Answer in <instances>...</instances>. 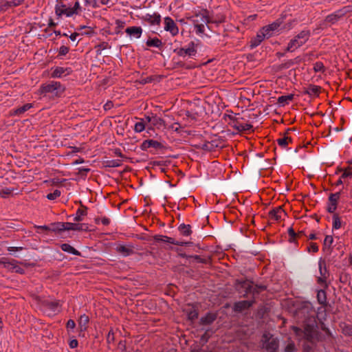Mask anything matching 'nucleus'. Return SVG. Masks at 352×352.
<instances>
[{
	"mask_svg": "<svg viewBox=\"0 0 352 352\" xmlns=\"http://www.w3.org/2000/svg\"><path fill=\"white\" fill-rule=\"evenodd\" d=\"M303 336L304 338L311 344H316L321 340V333L316 329L314 319L311 322L304 325Z\"/></svg>",
	"mask_w": 352,
	"mask_h": 352,
	"instance_id": "1",
	"label": "nucleus"
},
{
	"mask_svg": "<svg viewBox=\"0 0 352 352\" xmlns=\"http://www.w3.org/2000/svg\"><path fill=\"white\" fill-rule=\"evenodd\" d=\"M262 347L267 352H277L279 347V340L270 333H264L262 337Z\"/></svg>",
	"mask_w": 352,
	"mask_h": 352,
	"instance_id": "2",
	"label": "nucleus"
},
{
	"mask_svg": "<svg viewBox=\"0 0 352 352\" xmlns=\"http://www.w3.org/2000/svg\"><path fill=\"white\" fill-rule=\"evenodd\" d=\"M309 31H301L294 39L291 40L288 44L287 50L292 52L294 49L301 46L309 39Z\"/></svg>",
	"mask_w": 352,
	"mask_h": 352,
	"instance_id": "3",
	"label": "nucleus"
},
{
	"mask_svg": "<svg viewBox=\"0 0 352 352\" xmlns=\"http://www.w3.org/2000/svg\"><path fill=\"white\" fill-rule=\"evenodd\" d=\"M252 281L249 280H236L235 287L236 291L244 298L247 297L252 289Z\"/></svg>",
	"mask_w": 352,
	"mask_h": 352,
	"instance_id": "4",
	"label": "nucleus"
},
{
	"mask_svg": "<svg viewBox=\"0 0 352 352\" xmlns=\"http://www.w3.org/2000/svg\"><path fill=\"white\" fill-rule=\"evenodd\" d=\"M314 312L312 307L309 303H305L300 306L296 311V314L299 318L306 319L311 318V314Z\"/></svg>",
	"mask_w": 352,
	"mask_h": 352,
	"instance_id": "5",
	"label": "nucleus"
},
{
	"mask_svg": "<svg viewBox=\"0 0 352 352\" xmlns=\"http://www.w3.org/2000/svg\"><path fill=\"white\" fill-rule=\"evenodd\" d=\"M349 10L346 8L336 11L335 13L326 16L325 21L331 24L336 23L340 19L344 16Z\"/></svg>",
	"mask_w": 352,
	"mask_h": 352,
	"instance_id": "6",
	"label": "nucleus"
},
{
	"mask_svg": "<svg viewBox=\"0 0 352 352\" xmlns=\"http://www.w3.org/2000/svg\"><path fill=\"white\" fill-rule=\"evenodd\" d=\"M255 302L254 300H241L235 302L233 305V311L234 312L241 313L244 310L248 309Z\"/></svg>",
	"mask_w": 352,
	"mask_h": 352,
	"instance_id": "7",
	"label": "nucleus"
},
{
	"mask_svg": "<svg viewBox=\"0 0 352 352\" xmlns=\"http://www.w3.org/2000/svg\"><path fill=\"white\" fill-rule=\"evenodd\" d=\"M164 30L171 33L173 36H175L178 34L179 30L174 21L170 17H166L164 19Z\"/></svg>",
	"mask_w": 352,
	"mask_h": 352,
	"instance_id": "8",
	"label": "nucleus"
},
{
	"mask_svg": "<svg viewBox=\"0 0 352 352\" xmlns=\"http://www.w3.org/2000/svg\"><path fill=\"white\" fill-rule=\"evenodd\" d=\"M61 85L57 82H51L49 84L43 85L40 89L41 94L52 93L55 90L60 89Z\"/></svg>",
	"mask_w": 352,
	"mask_h": 352,
	"instance_id": "9",
	"label": "nucleus"
},
{
	"mask_svg": "<svg viewBox=\"0 0 352 352\" xmlns=\"http://www.w3.org/2000/svg\"><path fill=\"white\" fill-rule=\"evenodd\" d=\"M287 215V213L281 206H278L269 212V216L272 219L279 221Z\"/></svg>",
	"mask_w": 352,
	"mask_h": 352,
	"instance_id": "10",
	"label": "nucleus"
},
{
	"mask_svg": "<svg viewBox=\"0 0 352 352\" xmlns=\"http://www.w3.org/2000/svg\"><path fill=\"white\" fill-rule=\"evenodd\" d=\"M89 227L85 223L65 222V230L87 231Z\"/></svg>",
	"mask_w": 352,
	"mask_h": 352,
	"instance_id": "11",
	"label": "nucleus"
},
{
	"mask_svg": "<svg viewBox=\"0 0 352 352\" xmlns=\"http://www.w3.org/2000/svg\"><path fill=\"white\" fill-rule=\"evenodd\" d=\"M184 312L187 316L188 319L190 321H193L198 318V310L194 306L190 305H187L184 309Z\"/></svg>",
	"mask_w": 352,
	"mask_h": 352,
	"instance_id": "12",
	"label": "nucleus"
},
{
	"mask_svg": "<svg viewBox=\"0 0 352 352\" xmlns=\"http://www.w3.org/2000/svg\"><path fill=\"white\" fill-rule=\"evenodd\" d=\"M79 204L80 208L77 210L76 216L74 218V220L77 222L82 221L84 217L87 214V207L84 206L81 201H79Z\"/></svg>",
	"mask_w": 352,
	"mask_h": 352,
	"instance_id": "13",
	"label": "nucleus"
},
{
	"mask_svg": "<svg viewBox=\"0 0 352 352\" xmlns=\"http://www.w3.org/2000/svg\"><path fill=\"white\" fill-rule=\"evenodd\" d=\"M265 37H269L267 33L263 31V28L260 30V32L257 34L256 36L252 39L250 47H254L258 46Z\"/></svg>",
	"mask_w": 352,
	"mask_h": 352,
	"instance_id": "14",
	"label": "nucleus"
},
{
	"mask_svg": "<svg viewBox=\"0 0 352 352\" xmlns=\"http://www.w3.org/2000/svg\"><path fill=\"white\" fill-rule=\"evenodd\" d=\"M217 314L208 313L205 316L201 318L199 323L201 325H210L217 319Z\"/></svg>",
	"mask_w": 352,
	"mask_h": 352,
	"instance_id": "15",
	"label": "nucleus"
},
{
	"mask_svg": "<svg viewBox=\"0 0 352 352\" xmlns=\"http://www.w3.org/2000/svg\"><path fill=\"white\" fill-rule=\"evenodd\" d=\"M282 23L283 21L281 19H278L274 23L263 27V30L267 33V34L270 37L271 36L270 32L277 30L282 24Z\"/></svg>",
	"mask_w": 352,
	"mask_h": 352,
	"instance_id": "16",
	"label": "nucleus"
},
{
	"mask_svg": "<svg viewBox=\"0 0 352 352\" xmlns=\"http://www.w3.org/2000/svg\"><path fill=\"white\" fill-rule=\"evenodd\" d=\"M195 54L196 50L195 49L193 43H191V47H189L187 49L180 48L177 50V54L180 56H185L186 55L191 56H195Z\"/></svg>",
	"mask_w": 352,
	"mask_h": 352,
	"instance_id": "17",
	"label": "nucleus"
},
{
	"mask_svg": "<svg viewBox=\"0 0 352 352\" xmlns=\"http://www.w3.org/2000/svg\"><path fill=\"white\" fill-rule=\"evenodd\" d=\"M116 250L118 252L121 254L122 255L124 256H129L133 253V248L131 245H120L117 246Z\"/></svg>",
	"mask_w": 352,
	"mask_h": 352,
	"instance_id": "18",
	"label": "nucleus"
},
{
	"mask_svg": "<svg viewBox=\"0 0 352 352\" xmlns=\"http://www.w3.org/2000/svg\"><path fill=\"white\" fill-rule=\"evenodd\" d=\"M153 238H154L155 241H164V242H166L168 243L175 244V245H182L184 244V243H179L178 241H175L174 239H173L171 237H168V236H164V235H155V236H154Z\"/></svg>",
	"mask_w": 352,
	"mask_h": 352,
	"instance_id": "19",
	"label": "nucleus"
},
{
	"mask_svg": "<svg viewBox=\"0 0 352 352\" xmlns=\"http://www.w3.org/2000/svg\"><path fill=\"white\" fill-rule=\"evenodd\" d=\"M317 300L318 303L322 305L323 307H326L327 305V294L326 292L324 291V289H320L318 290Z\"/></svg>",
	"mask_w": 352,
	"mask_h": 352,
	"instance_id": "20",
	"label": "nucleus"
},
{
	"mask_svg": "<svg viewBox=\"0 0 352 352\" xmlns=\"http://www.w3.org/2000/svg\"><path fill=\"white\" fill-rule=\"evenodd\" d=\"M144 20L148 21L152 25L159 24L161 21V17L160 14H157L156 13L153 14H147L144 16Z\"/></svg>",
	"mask_w": 352,
	"mask_h": 352,
	"instance_id": "21",
	"label": "nucleus"
},
{
	"mask_svg": "<svg viewBox=\"0 0 352 352\" xmlns=\"http://www.w3.org/2000/svg\"><path fill=\"white\" fill-rule=\"evenodd\" d=\"M125 32H126V33H127L128 34H129L131 36L133 35L136 38H140L142 34V30L140 27L133 26V27L127 28L126 29Z\"/></svg>",
	"mask_w": 352,
	"mask_h": 352,
	"instance_id": "22",
	"label": "nucleus"
},
{
	"mask_svg": "<svg viewBox=\"0 0 352 352\" xmlns=\"http://www.w3.org/2000/svg\"><path fill=\"white\" fill-rule=\"evenodd\" d=\"M63 251L71 253L76 256H80V252L68 243H63L60 245Z\"/></svg>",
	"mask_w": 352,
	"mask_h": 352,
	"instance_id": "23",
	"label": "nucleus"
},
{
	"mask_svg": "<svg viewBox=\"0 0 352 352\" xmlns=\"http://www.w3.org/2000/svg\"><path fill=\"white\" fill-rule=\"evenodd\" d=\"M320 90V87L314 85H309L308 87L305 91V94H307L310 96H318Z\"/></svg>",
	"mask_w": 352,
	"mask_h": 352,
	"instance_id": "24",
	"label": "nucleus"
},
{
	"mask_svg": "<svg viewBox=\"0 0 352 352\" xmlns=\"http://www.w3.org/2000/svg\"><path fill=\"white\" fill-rule=\"evenodd\" d=\"M89 318L88 316L83 314L80 316L78 320V325L81 331H85L87 329V324L89 323Z\"/></svg>",
	"mask_w": 352,
	"mask_h": 352,
	"instance_id": "25",
	"label": "nucleus"
},
{
	"mask_svg": "<svg viewBox=\"0 0 352 352\" xmlns=\"http://www.w3.org/2000/svg\"><path fill=\"white\" fill-rule=\"evenodd\" d=\"M43 306L50 309L52 311H56L59 307L58 302H50L48 300H44L42 302Z\"/></svg>",
	"mask_w": 352,
	"mask_h": 352,
	"instance_id": "26",
	"label": "nucleus"
},
{
	"mask_svg": "<svg viewBox=\"0 0 352 352\" xmlns=\"http://www.w3.org/2000/svg\"><path fill=\"white\" fill-rule=\"evenodd\" d=\"M333 241V239L332 236L327 235L326 236L324 241V251L326 252L327 254L331 253V245Z\"/></svg>",
	"mask_w": 352,
	"mask_h": 352,
	"instance_id": "27",
	"label": "nucleus"
},
{
	"mask_svg": "<svg viewBox=\"0 0 352 352\" xmlns=\"http://www.w3.org/2000/svg\"><path fill=\"white\" fill-rule=\"evenodd\" d=\"M65 230V223L58 222L51 224L50 231L52 232H62Z\"/></svg>",
	"mask_w": 352,
	"mask_h": 352,
	"instance_id": "28",
	"label": "nucleus"
},
{
	"mask_svg": "<svg viewBox=\"0 0 352 352\" xmlns=\"http://www.w3.org/2000/svg\"><path fill=\"white\" fill-rule=\"evenodd\" d=\"M179 230L182 234L184 236H189L192 233L191 227L190 225H186L184 223L181 224L179 227Z\"/></svg>",
	"mask_w": 352,
	"mask_h": 352,
	"instance_id": "29",
	"label": "nucleus"
},
{
	"mask_svg": "<svg viewBox=\"0 0 352 352\" xmlns=\"http://www.w3.org/2000/svg\"><path fill=\"white\" fill-rule=\"evenodd\" d=\"M234 128L239 131H246L252 129V125L250 124H242L237 122L234 125Z\"/></svg>",
	"mask_w": 352,
	"mask_h": 352,
	"instance_id": "30",
	"label": "nucleus"
},
{
	"mask_svg": "<svg viewBox=\"0 0 352 352\" xmlns=\"http://www.w3.org/2000/svg\"><path fill=\"white\" fill-rule=\"evenodd\" d=\"M146 45L149 46V47L154 46V47H160L162 45V43L157 38H155L153 39L148 40L146 41Z\"/></svg>",
	"mask_w": 352,
	"mask_h": 352,
	"instance_id": "31",
	"label": "nucleus"
},
{
	"mask_svg": "<svg viewBox=\"0 0 352 352\" xmlns=\"http://www.w3.org/2000/svg\"><path fill=\"white\" fill-rule=\"evenodd\" d=\"M288 234L289 236V241L294 242L296 241V236H299L300 235L302 234V232H300L296 234L292 228H289L288 230Z\"/></svg>",
	"mask_w": 352,
	"mask_h": 352,
	"instance_id": "32",
	"label": "nucleus"
},
{
	"mask_svg": "<svg viewBox=\"0 0 352 352\" xmlns=\"http://www.w3.org/2000/svg\"><path fill=\"white\" fill-rule=\"evenodd\" d=\"M294 95L289 94L287 96H282L278 98V103L282 105L287 103L288 101H290L293 99Z\"/></svg>",
	"mask_w": 352,
	"mask_h": 352,
	"instance_id": "33",
	"label": "nucleus"
},
{
	"mask_svg": "<svg viewBox=\"0 0 352 352\" xmlns=\"http://www.w3.org/2000/svg\"><path fill=\"white\" fill-rule=\"evenodd\" d=\"M104 166L106 167H118L121 165V161L119 160H107L104 162Z\"/></svg>",
	"mask_w": 352,
	"mask_h": 352,
	"instance_id": "34",
	"label": "nucleus"
},
{
	"mask_svg": "<svg viewBox=\"0 0 352 352\" xmlns=\"http://www.w3.org/2000/svg\"><path fill=\"white\" fill-rule=\"evenodd\" d=\"M152 124L154 126H157L158 128L161 127V126H165L164 120L163 119H162L161 118H159V117H157L156 116H153V122H152Z\"/></svg>",
	"mask_w": 352,
	"mask_h": 352,
	"instance_id": "35",
	"label": "nucleus"
},
{
	"mask_svg": "<svg viewBox=\"0 0 352 352\" xmlns=\"http://www.w3.org/2000/svg\"><path fill=\"white\" fill-rule=\"evenodd\" d=\"M31 107H32V104H29V103H27V104H24L23 107L16 109L14 111V113L16 114V115L23 113L24 112H25L26 111L30 109Z\"/></svg>",
	"mask_w": 352,
	"mask_h": 352,
	"instance_id": "36",
	"label": "nucleus"
},
{
	"mask_svg": "<svg viewBox=\"0 0 352 352\" xmlns=\"http://www.w3.org/2000/svg\"><path fill=\"white\" fill-rule=\"evenodd\" d=\"M66 6L65 5H57L55 8V12L58 16L65 14Z\"/></svg>",
	"mask_w": 352,
	"mask_h": 352,
	"instance_id": "37",
	"label": "nucleus"
},
{
	"mask_svg": "<svg viewBox=\"0 0 352 352\" xmlns=\"http://www.w3.org/2000/svg\"><path fill=\"white\" fill-rule=\"evenodd\" d=\"M340 192L331 194L329 197V201L331 204H338V201L340 199Z\"/></svg>",
	"mask_w": 352,
	"mask_h": 352,
	"instance_id": "38",
	"label": "nucleus"
},
{
	"mask_svg": "<svg viewBox=\"0 0 352 352\" xmlns=\"http://www.w3.org/2000/svg\"><path fill=\"white\" fill-rule=\"evenodd\" d=\"M341 227V221L340 219L337 214H334L333 215V228L339 229Z\"/></svg>",
	"mask_w": 352,
	"mask_h": 352,
	"instance_id": "39",
	"label": "nucleus"
},
{
	"mask_svg": "<svg viewBox=\"0 0 352 352\" xmlns=\"http://www.w3.org/2000/svg\"><path fill=\"white\" fill-rule=\"evenodd\" d=\"M148 145H150V147H153L156 149H160V148H163V145L160 142H159L156 140H148Z\"/></svg>",
	"mask_w": 352,
	"mask_h": 352,
	"instance_id": "40",
	"label": "nucleus"
},
{
	"mask_svg": "<svg viewBox=\"0 0 352 352\" xmlns=\"http://www.w3.org/2000/svg\"><path fill=\"white\" fill-rule=\"evenodd\" d=\"M297 350L293 341L289 342L285 348V352H296Z\"/></svg>",
	"mask_w": 352,
	"mask_h": 352,
	"instance_id": "41",
	"label": "nucleus"
},
{
	"mask_svg": "<svg viewBox=\"0 0 352 352\" xmlns=\"http://www.w3.org/2000/svg\"><path fill=\"white\" fill-rule=\"evenodd\" d=\"M16 261L15 260H12L11 261H8V263H5V268L8 269L10 271L13 272L14 267H16Z\"/></svg>",
	"mask_w": 352,
	"mask_h": 352,
	"instance_id": "42",
	"label": "nucleus"
},
{
	"mask_svg": "<svg viewBox=\"0 0 352 352\" xmlns=\"http://www.w3.org/2000/svg\"><path fill=\"white\" fill-rule=\"evenodd\" d=\"M278 144L281 146H285L287 145L288 142H292V138L288 137H284L277 140Z\"/></svg>",
	"mask_w": 352,
	"mask_h": 352,
	"instance_id": "43",
	"label": "nucleus"
},
{
	"mask_svg": "<svg viewBox=\"0 0 352 352\" xmlns=\"http://www.w3.org/2000/svg\"><path fill=\"white\" fill-rule=\"evenodd\" d=\"M60 195V191L58 190H55L53 192L49 193L47 195V198L50 200H54L58 197Z\"/></svg>",
	"mask_w": 352,
	"mask_h": 352,
	"instance_id": "44",
	"label": "nucleus"
},
{
	"mask_svg": "<svg viewBox=\"0 0 352 352\" xmlns=\"http://www.w3.org/2000/svg\"><path fill=\"white\" fill-rule=\"evenodd\" d=\"M326 276H320L317 279L318 283L323 287L322 289H326L328 287L327 284L326 283Z\"/></svg>",
	"mask_w": 352,
	"mask_h": 352,
	"instance_id": "45",
	"label": "nucleus"
},
{
	"mask_svg": "<svg viewBox=\"0 0 352 352\" xmlns=\"http://www.w3.org/2000/svg\"><path fill=\"white\" fill-rule=\"evenodd\" d=\"M314 69L316 72H324V67L321 62H317L314 64Z\"/></svg>",
	"mask_w": 352,
	"mask_h": 352,
	"instance_id": "46",
	"label": "nucleus"
},
{
	"mask_svg": "<svg viewBox=\"0 0 352 352\" xmlns=\"http://www.w3.org/2000/svg\"><path fill=\"white\" fill-rule=\"evenodd\" d=\"M145 129V125L142 122H137L135 124L134 130L140 133L143 131Z\"/></svg>",
	"mask_w": 352,
	"mask_h": 352,
	"instance_id": "47",
	"label": "nucleus"
},
{
	"mask_svg": "<svg viewBox=\"0 0 352 352\" xmlns=\"http://www.w3.org/2000/svg\"><path fill=\"white\" fill-rule=\"evenodd\" d=\"M319 270L321 276H326L327 270L325 263L324 261L319 262Z\"/></svg>",
	"mask_w": 352,
	"mask_h": 352,
	"instance_id": "48",
	"label": "nucleus"
},
{
	"mask_svg": "<svg viewBox=\"0 0 352 352\" xmlns=\"http://www.w3.org/2000/svg\"><path fill=\"white\" fill-rule=\"evenodd\" d=\"M352 177V168L348 167L345 169L344 173H342L341 178H346V177Z\"/></svg>",
	"mask_w": 352,
	"mask_h": 352,
	"instance_id": "49",
	"label": "nucleus"
},
{
	"mask_svg": "<svg viewBox=\"0 0 352 352\" xmlns=\"http://www.w3.org/2000/svg\"><path fill=\"white\" fill-rule=\"evenodd\" d=\"M64 69L62 67H57L53 72L52 76V77H60L62 74H63Z\"/></svg>",
	"mask_w": 352,
	"mask_h": 352,
	"instance_id": "50",
	"label": "nucleus"
},
{
	"mask_svg": "<svg viewBox=\"0 0 352 352\" xmlns=\"http://www.w3.org/2000/svg\"><path fill=\"white\" fill-rule=\"evenodd\" d=\"M96 47L98 49V51H100V50H103L109 48L110 46L109 45V44L107 43L103 42V43L98 45L96 46Z\"/></svg>",
	"mask_w": 352,
	"mask_h": 352,
	"instance_id": "51",
	"label": "nucleus"
},
{
	"mask_svg": "<svg viewBox=\"0 0 352 352\" xmlns=\"http://www.w3.org/2000/svg\"><path fill=\"white\" fill-rule=\"evenodd\" d=\"M337 208V204H331L329 203V205L327 208V211L330 213H333L334 212V211L336 210Z\"/></svg>",
	"mask_w": 352,
	"mask_h": 352,
	"instance_id": "52",
	"label": "nucleus"
},
{
	"mask_svg": "<svg viewBox=\"0 0 352 352\" xmlns=\"http://www.w3.org/2000/svg\"><path fill=\"white\" fill-rule=\"evenodd\" d=\"M68 52H69V47L64 46V45H63L60 47V50H59L60 54L65 55L68 53Z\"/></svg>",
	"mask_w": 352,
	"mask_h": 352,
	"instance_id": "53",
	"label": "nucleus"
},
{
	"mask_svg": "<svg viewBox=\"0 0 352 352\" xmlns=\"http://www.w3.org/2000/svg\"><path fill=\"white\" fill-rule=\"evenodd\" d=\"M309 251H312L314 252H316L318 251V247L316 243H311L310 244V247L309 248Z\"/></svg>",
	"mask_w": 352,
	"mask_h": 352,
	"instance_id": "54",
	"label": "nucleus"
},
{
	"mask_svg": "<svg viewBox=\"0 0 352 352\" xmlns=\"http://www.w3.org/2000/svg\"><path fill=\"white\" fill-rule=\"evenodd\" d=\"M292 328L296 336H300L302 333L303 334V330H302L300 328L294 326H293Z\"/></svg>",
	"mask_w": 352,
	"mask_h": 352,
	"instance_id": "55",
	"label": "nucleus"
},
{
	"mask_svg": "<svg viewBox=\"0 0 352 352\" xmlns=\"http://www.w3.org/2000/svg\"><path fill=\"white\" fill-rule=\"evenodd\" d=\"M256 286V289H257L260 293L261 292H263L265 290L267 289V286H265V285H254Z\"/></svg>",
	"mask_w": 352,
	"mask_h": 352,
	"instance_id": "56",
	"label": "nucleus"
},
{
	"mask_svg": "<svg viewBox=\"0 0 352 352\" xmlns=\"http://www.w3.org/2000/svg\"><path fill=\"white\" fill-rule=\"evenodd\" d=\"M195 28L199 33H203L204 32V25L203 24H196Z\"/></svg>",
	"mask_w": 352,
	"mask_h": 352,
	"instance_id": "57",
	"label": "nucleus"
},
{
	"mask_svg": "<svg viewBox=\"0 0 352 352\" xmlns=\"http://www.w3.org/2000/svg\"><path fill=\"white\" fill-rule=\"evenodd\" d=\"M107 340L109 343L114 341V334L111 331L109 332Z\"/></svg>",
	"mask_w": 352,
	"mask_h": 352,
	"instance_id": "58",
	"label": "nucleus"
},
{
	"mask_svg": "<svg viewBox=\"0 0 352 352\" xmlns=\"http://www.w3.org/2000/svg\"><path fill=\"white\" fill-rule=\"evenodd\" d=\"M74 14H75V12H74L72 8H66V11L65 12L66 16H71Z\"/></svg>",
	"mask_w": 352,
	"mask_h": 352,
	"instance_id": "59",
	"label": "nucleus"
},
{
	"mask_svg": "<svg viewBox=\"0 0 352 352\" xmlns=\"http://www.w3.org/2000/svg\"><path fill=\"white\" fill-rule=\"evenodd\" d=\"M76 326L75 322L73 320H69L67 322V327L69 329H74Z\"/></svg>",
	"mask_w": 352,
	"mask_h": 352,
	"instance_id": "60",
	"label": "nucleus"
},
{
	"mask_svg": "<svg viewBox=\"0 0 352 352\" xmlns=\"http://www.w3.org/2000/svg\"><path fill=\"white\" fill-rule=\"evenodd\" d=\"M312 347L309 344H303V352H312Z\"/></svg>",
	"mask_w": 352,
	"mask_h": 352,
	"instance_id": "61",
	"label": "nucleus"
},
{
	"mask_svg": "<svg viewBox=\"0 0 352 352\" xmlns=\"http://www.w3.org/2000/svg\"><path fill=\"white\" fill-rule=\"evenodd\" d=\"M210 336V333H209V331H208V330H207V331L204 333V334L201 336V340H204L205 342H207V341H208V340L209 339Z\"/></svg>",
	"mask_w": 352,
	"mask_h": 352,
	"instance_id": "62",
	"label": "nucleus"
},
{
	"mask_svg": "<svg viewBox=\"0 0 352 352\" xmlns=\"http://www.w3.org/2000/svg\"><path fill=\"white\" fill-rule=\"evenodd\" d=\"M260 292L256 289V286L254 285L253 283H252V289H251V291L250 292V294H252L253 296H254L255 294H258Z\"/></svg>",
	"mask_w": 352,
	"mask_h": 352,
	"instance_id": "63",
	"label": "nucleus"
},
{
	"mask_svg": "<svg viewBox=\"0 0 352 352\" xmlns=\"http://www.w3.org/2000/svg\"><path fill=\"white\" fill-rule=\"evenodd\" d=\"M78 346V341L77 340L74 339L70 341L69 342V346L72 349L77 347Z\"/></svg>",
	"mask_w": 352,
	"mask_h": 352,
	"instance_id": "64",
	"label": "nucleus"
}]
</instances>
